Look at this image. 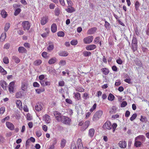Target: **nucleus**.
Wrapping results in <instances>:
<instances>
[{"label": "nucleus", "mask_w": 149, "mask_h": 149, "mask_svg": "<svg viewBox=\"0 0 149 149\" xmlns=\"http://www.w3.org/2000/svg\"><path fill=\"white\" fill-rule=\"evenodd\" d=\"M73 95H74L73 97L77 101L81 99V94L79 93L78 92H74L73 93Z\"/></svg>", "instance_id": "ddd939ff"}, {"label": "nucleus", "mask_w": 149, "mask_h": 149, "mask_svg": "<svg viewBox=\"0 0 149 149\" xmlns=\"http://www.w3.org/2000/svg\"><path fill=\"white\" fill-rule=\"evenodd\" d=\"M14 82H11L8 86L9 91L10 92H13L14 89Z\"/></svg>", "instance_id": "5701e85b"}, {"label": "nucleus", "mask_w": 149, "mask_h": 149, "mask_svg": "<svg viewBox=\"0 0 149 149\" xmlns=\"http://www.w3.org/2000/svg\"><path fill=\"white\" fill-rule=\"evenodd\" d=\"M90 122L89 120L86 121L84 123V125L83 127H84V129L85 130L89 126L90 124Z\"/></svg>", "instance_id": "37998d69"}, {"label": "nucleus", "mask_w": 149, "mask_h": 149, "mask_svg": "<svg viewBox=\"0 0 149 149\" xmlns=\"http://www.w3.org/2000/svg\"><path fill=\"white\" fill-rule=\"evenodd\" d=\"M83 97L84 99L86 100L89 97L88 94L87 93H84Z\"/></svg>", "instance_id": "3c124183"}, {"label": "nucleus", "mask_w": 149, "mask_h": 149, "mask_svg": "<svg viewBox=\"0 0 149 149\" xmlns=\"http://www.w3.org/2000/svg\"><path fill=\"white\" fill-rule=\"evenodd\" d=\"M54 115L56 120L58 121H59L61 120V118L63 116L60 113L57 111H54Z\"/></svg>", "instance_id": "6e6552de"}, {"label": "nucleus", "mask_w": 149, "mask_h": 149, "mask_svg": "<svg viewBox=\"0 0 149 149\" xmlns=\"http://www.w3.org/2000/svg\"><path fill=\"white\" fill-rule=\"evenodd\" d=\"M49 8L51 9H53L55 8V5L52 3H50L49 6Z\"/></svg>", "instance_id": "e2e57ef3"}, {"label": "nucleus", "mask_w": 149, "mask_h": 149, "mask_svg": "<svg viewBox=\"0 0 149 149\" xmlns=\"http://www.w3.org/2000/svg\"><path fill=\"white\" fill-rule=\"evenodd\" d=\"M5 139L0 134V144L3 143L4 142Z\"/></svg>", "instance_id": "6e6d98bb"}, {"label": "nucleus", "mask_w": 149, "mask_h": 149, "mask_svg": "<svg viewBox=\"0 0 149 149\" xmlns=\"http://www.w3.org/2000/svg\"><path fill=\"white\" fill-rule=\"evenodd\" d=\"M43 120L47 123H49L51 122L50 117L49 115L46 114L43 117Z\"/></svg>", "instance_id": "2eb2a0df"}, {"label": "nucleus", "mask_w": 149, "mask_h": 149, "mask_svg": "<svg viewBox=\"0 0 149 149\" xmlns=\"http://www.w3.org/2000/svg\"><path fill=\"white\" fill-rule=\"evenodd\" d=\"M1 14L3 18H5L6 17L7 14L5 10L3 9L1 11Z\"/></svg>", "instance_id": "7c9ffc66"}, {"label": "nucleus", "mask_w": 149, "mask_h": 149, "mask_svg": "<svg viewBox=\"0 0 149 149\" xmlns=\"http://www.w3.org/2000/svg\"><path fill=\"white\" fill-rule=\"evenodd\" d=\"M66 142V140L64 139L61 140V148H63L65 147Z\"/></svg>", "instance_id": "473e14b6"}, {"label": "nucleus", "mask_w": 149, "mask_h": 149, "mask_svg": "<svg viewBox=\"0 0 149 149\" xmlns=\"http://www.w3.org/2000/svg\"><path fill=\"white\" fill-rule=\"evenodd\" d=\"M0 85L3 89L6 88L7 85L6 82L4 80H1L0 81Z\"/></svg>", "instance_id": "cd10ccee"}, {"label": "nucleus", "mask_w": 149, "mask_h": 149, "mask_svg": "<svg viewBox=\"0 0 149 149\" xmlns=\"http://www.w3.org/2000/svg\"><path fill=\"white\" fill-rule=\"evenodd\" d=\"M49 19L48 17L47 16H45L41 18L40 20V24L43 25L46 24L49 21Z\"/></svg>", "instance_id": "423d86ee"}, {"label": "nucleus", "mask_w": 149, "mask_h": 149, "mask_svg": "<svg viewBox=\"0 0 149 149\" xmlns=\"http://www.w3.org/2000/svg\"><path fill=\"white\" fill-rule=\"evenodd\" d=\"M103 114L102 110L97 111L94 114L93 118V120L94 121H96L101 117Z\"/></svg>", "instance_id": "f03ea898"}, {"label": "nucleus", "mask_w": 149, "mask_h": 149, "mask_svg": "<svg viewBox=\"0 0 149 149\" xmlns=\"http://www.w3.org/2000/svg\"><path fill=\"white\" fill-rule=\"evenodd\" d=\"M97 106V104L96 103H95L93 107L91 108V109L90 110V112H92L94 110H95L96 107Z\"/></svg>", "instance_id": "49530a36"}, {"label": "nucleus", "mask_w": 149, "mask_h": 149, "mask_svg": "<svg viewBox=\"0 0 149 149\" xmlns=\"http://www.w3.org/2000/svg\"><path fill=\"white\" fill-rule=\"evenodd\" d=\"M58 55L61 56H66L68 55V52L65 51H61L58 53Z\"/></svg>", "instance_id": "412c9836"}, {"label": "nucleus", "mask_w": 149, "mask_h": 149, "mask_svg": "<svg viewBox=\"0 0 149 149\" xmlns=\"http://www.w3.org/2000/svg\"><path fill=\"white\" fill-rule=\"evenodd\" d=\"M146 33L147 35H149V23H148L147 26Z\"/></svg>", "instance_id": "774afa93"}, {"label": "nucleus", "mask_w": 149, "mask_h": 149, "mask_svg": "<svg viewBox=\"0 0 149 149\" xmlns=\"http://www.w3.org/2000/svg\"><path fill=\"white\" fill-rule=\"evenodd\" d=\"M66 64V61L65 60L62 59L61 60L59 63V65L62 66L65 65Z\"/></svg>", "instance_id": "5fc2aeb1"}, {"label": "nucleus", "mask_w": 149, "mask_h": 149, "mask_svg": "<svg viewBox=\"0 0 149 149\" xmlns=\"http://www.w3.org/2000/svg\"><path fill=\"white\" fill-rule=\"evenodd\" d=\"M77 144L78 147V149H84L81 140V139L78 138L77 139Z\"/></svg>", "instance_id": "9d476101"}, {"label": "nucleus", "mask_w": 149, "mask_h": 149, "mask_svg": "<svg viewBox=\"0 0 149 149\" xmlns=\"http://www.w3.org/2000/svg\"><path fill=\"white\" fill-rule=\"evenodd\" d=\"M47 54H48V53L47 52H43L42 53V55L43 57L46 58L47 57Z\"/></svg>", "instance_id": "69168bd1"}, {"label": "nucleus", "mask_w": 149, "mask_h": 149, "mask_svg": "<svg viewBox=\"0 0 149 149\" xmlns=\"http://www.w3.org/2000/svg\"><path fill=\"white\" fill-rule=\"evenodd\" d=\"M136 65L139 66L141 67L142 66V65L141 62L139 60L137 61L136 62Z\"/></svg>", "instance_id": "bf43d9fd"}, {"label": "nucleus", "mask_w": 149, "mask_h": 149, "mask_svg": "<svg viewBox=\"0 0 149 149\" xmlns=\"http://www.w3.org/2000/svg\"><path fill=\"white\" fill-rule=\"evenodd\" d=\"M16 104L17 107L19 109L22 108V103L20 100H18L16 101Z\"/></svg>", "instance_id": "c85d7f7f"}, {"label": "nucleus", "mask_w": 149, "mask_h": 149, "mask_svg": "<svg viewBox=\"0 0 149 149\" xmlns=\"http://www.w3.org/2000/svg\"><path fill=\"white\" fill-rule=\"evenodd\" d=\"M49 45L47 47V51L49 52H50L53 50L54 48V45L52 43L49 42Z\"/></svg>", "instance_id": "aec40b11"}, {"label": "nucleus", "mask_w": 149, "mask_h": 149, "mask_svg": "<svg viewBox=\"0 0 149 149\" xmlns=\"http://www.w3.org/2000/svg\"><path fill=\"white\" fill-rule=\"evenodd\" d=\"M12 59L17 63H19L20 62V59L16 56H13Z\"/></svg>", "instance_id": "79ce46f5"}, {"label": "nucleus", "mask_w": 149, "mask_h": 149, "mask_svg": "<svg viewBox=\"0 0 149 149\" xmlns=\"http://www.w3.org/2000/svg\"><path fill=\"white\" fill-rule=\"evenodd\" d=\"M28 83L26 81H24L22 83L21 89L22 90L25 91L27 89Z\"/></svg>", "instance_id": "1a4fd4ad"}, {"label": "nucleus", "mask_w": 149, "mask_h": 149, "mask_svg": "<svg viewBox=\"0 0 149 149\" xmlns=\"http://www.w3.org/2000/svg\"><path fill=\"white\" fill-rule=\"evenodd\" d=\"M96 46L95 45H87L86 47V49L88 51L92 50L95 49Z\"/></svg>", "instance_id": "9b49d317"}, {"label": "nucleus", "mask_w": 149, "mask_h": 149, "mask_svg": "<svg viewBox=\"0 0 149 149\" xmlns=\"http://www.w3.org/2000/svg\"><path fill=\"white\" fill-rule=\"evenodd\" d=\"M119 146L121 148H125L126 146V142L125 141H120L119 143Z\"/></svg>", "instance_id": "4be33fe9"}, {"label": "nucleus", "mask_w": 149, "mask_h": 149, "mask_svg": "<svg viewBox=\"0 0 149 149\" xmlns=\"http://www.w3.org/2000/svg\"><path fill=\"white\" fill-rule=\"evenodd\" d=\"M60 13V10L58 8H56L55 10V14L56 16H58Z\"/></svg>", "instance_id": "680f3d73"}, {"label": "nucleus", "mask_w": 149, "mask_h": 149, "mask_svg": "<svg viewBox=\"0 0 149 149\" xmlns=\"http://www.w3.org/2000/svg\"><path fill=\"white\" fill-rule=\"evenodd\" d=\"M21 11V9L19 8H18L16 9L15 10L14 13V15L15 16H17L18 15Z\"/></svg>", "instance_id": "c03bdc74"}, {"label": "nucleus", "mask_w": 149, "mask_h": 149, "mask_svg": "<svg viewBox=\"0 0 149 149\" xmlns=\"http://www.w3.org/2000/svg\"><path fill=\"white\" fill-rule=\"evenodd\" d=\"M83 54L85 57L89 56L91 55V53L89 51H85L83 52Z\"/></svg>", "instance_id": "2f4dec72"}, {"label": "nucleus", "mask_w": 149, "mask_h": 149, "mask_svg": "<svg viewBox=\"0 0 149 149\" xmlns=\"http://www.w3.org/2000/svg\"><path fill=\"white\" fill-rule=\"evenodd\" d=\"M137 115L136 113H134L132 115V116L130 118V120L131 121H132L134 120L136 117H137Z\"/></svg>", "instance_id": "09e8293b"}, {"label": "nucleus", "mask_w": 149, "mask_h": 149, "mask_svg": "<svg viewBox=\"0 0 149 149\" xmlns=\"http://www.w3.org/2000/svg\"><path fill=\"white\" fill-rule=\"evenodd\" d=\"M146 140V138L143 135H140L135 138L134 146L136 148L141 147L142 143H144Z\"/></svg>", "instance_id": "f257e3e1"}, {"label": "nucleus", "mask_w": 149, "mask_h": 149, "mask_svg": "<svg viewBox=\"0 0 149 149\" xmlns=\"http://www.w3.org/2000/svg\"><path fill=\"white\" fill-rule=\"evenodd\" d=\"M75 90L79 92H83L84 91V89L83 88L80 87H77Z\"/></svg>", "instance_id": "ea45409f"}, {"label": "nucleus", "mask_w": 149, "mask_h": 149, "mask_svg": "<svg viewBox=\"0 0 149 149\" xmlns=\"http://www.w3.org/2000/svg\"><path fill=\"white\" fill-rule=\"evenodd\" d=\"M132 44H137V40L136 38L134 37H133Z\"/></svg>", "instance_id": "13d9d810"}, {"label": "nucleus", "mask_w": 149, "mask_h": 149, "mask_svg": "<svg viewBox=\"0 0 149 149\" xmlns=\"http://www.w3.org/2000/svg\"><path fill=\"white\" fill-rule=\"evenodd\" d=\"M127 105V103L126 101H123L121 104L120 107H126Z\"/></svg>", "instance_id": "4d7b16f0"}, {"label": "nucleus", "mask_w": 149, "mask_h": 149, "mask_svg": "<svg viewBox=\"0 0 149 149\" xmlns=\"http://www.w3.org/2000/svg\"><path fill=\"white\" fill-rule=\"evenodd\" d=\"M35 90L37 93L39 94L42 92H44L45 91V89L43 88L41 89H36Z\"/></svg>", "instance_id": "a18cd8bd"}, {"label": "nucleus", "mask_w": 149, "mask_h": 149, "mask_svg": "<svg viewBox=\"0 0 149 149\" xmlns=\"http://www.w3.org/2000/svg\"><path fill=\"white\" fill-rule=\"evenodd\" d=\"M103 128L104 129L111 130L112 128V124L109 121H107L103 125Z\"/></svg>", "instance_id": "0eeeda50"}, {"label": "nucleus", "mask_w": 149, "mask_h": 149, "mask_svg": "<svg viewBox=\"0 0 149 149\" xmlns=\"http://www.w3.org/2000/svg\"><path fill=\"white\" fill-rule=\"evenodd\" d=\"M117 126V124L116 123H113L112 125V128H113V132H114L115 130V129Z\"/></svg>", "instance_id": "338daca9"}, {"label": "nucleus", "mask_w": 149, "mask_h": 149, "mask_svg": "<svg viewBox=\"0 0 149 149\" xmlns=\"http://www.w3.org/2000/svg\"><path fill=\"white\" fill-rule=\"evenodd\" d=\"M137 44H132V49L134 52L137 49Z\"/></svg>", "instance_id": "4c0bfd02"}, {"label": "nucleus", "mask_w": 149, "mask_h": 149, "mask_svg": "<svg viewBox=\"0 0 149 149\" xmlns=\"http://www.w3.org/2000/svg\"><path fill=\"white\" fill-rule=\"evenodd\" d=\"M22 95V94L21 92H19L17 93L16 94L15 96L17 98H19L21 97Z\"/></svg>", "instance_id": "052dcab7"}, {"label": "nucleus", "mask_w": 149, "mask_h": 149, "mask_svg": "<svg viewBox=\"0 0 149 149\" xmlns=\"http://www.w3.org/2000/svg\"><path fill=\"white\" fill-rule=\"evenodd\" d=\"M35 109L37 111H40L42 109V104L41 103H38L35 106Z\"/></svg>", "instance_id": "4468645a"}, {"label": "nucleus", "mask_w": 149, "mask_h": 149, "mask_svg": "<svg viewBox=\"0 0 149 149\" xmlns=\"http://www.w3.org/2000/svg\"><path fill=\"white\" fill-rule=\"evenodd\" d=\"M51 29L53 33L56 32L57 29V27L56 24L53 23L52 24L51 26Z\"/></svg>", "instance_id": "b1692460"}, {"label": "nucleus", "mask_w": 149, "mask_h": 149, "mask_svg": "<svg viewBox=\"0 0 149 149\" xmlns=\"http://www.w3.org/2000/svg\"><path fill=\"white\" fill-rule=\"evenodd\" d=\"M100 38L99 37H97L95 38L94 40V42L95 43H97L100 41Z\"/></svg>", "instance_id": "0e129e2a"}, {"label": "nucleus", "mask_w": 149, "mask_h": 149, "mask_svg": "<svg viewBox=\"0 0 149 149\" xmlns=\"http://www.w3.org/2000/svg\"><path fill=\"white\" fill-rule=\"evenodd\" d=\"M6 125L7 127L11 130H13L14 129V125L11 122H7L6 123Z\"/></svg>", "instance_id": "f8f14e48"}, {"label": "nucleus", "mask_w": 149, "mask_h": 149, "mask_svg": "<svg viewBox=\"0 0 149 149\" xmlns=\"http://www.w3.org/2000/svg\"><path fill=\"white\" fill-rule=\"evenodd\" d=\"M101 70L103 72V73L105 75L108 74L109 72V69L107 68H102L101 69Z\"/></svg>", "instance_id": "c756f323"}, {"label": "nucleus", "mask_w": 149, "mask_h": 149, "mask_svg": "<svg viewBox=\"0 0 149 149\" xmlns=\"http://www.w3.org/2000/svg\"><path fill=\"white\" fill-rule=\"evenodd\" d=\"M3 62L6 64H7L9 63V60L7 57H5L3 58Z\"/></svg>", "instance_id": "603ef678"}, {"label": "nucleus", "mask_w": 149, "mask_h": 149, "mask_svg": "<svg viewBox=\"0 0 149 149\" xmlns=\"http://www.w3.org/2000/svg\"><path fill=\"white\" fill-rule=\"evenodd\" d=\"M0 72L3 75H5L7 73L6 71L1 66H0Z\"/></svg>", "instance_id": "e433bc0d"}, {"label": "nucleus", "mask_w": 149, "mask_h": 149, "mask_svg": "<svg viewBox=\"0 0 149 149\" xmlns=\"http://www.w3.org/2000/svg\"><path fill=\"white\" fill-rule=\"evenodd\" d=\"M10 26V24L9 23H7L6 24L5 27V31H7L9 28Z\"/></svg>", "instance_id": "de8ad7c7"}, {"label": "nucleus", "mask_w": 149, "mask_h": 149, "mask_svg": "<svg viewBox=\"0 0 149 149\" xmlns=\"http://www.w3.org/2000/svg\"><path fill=\"white\" fill-rule=\"evenodd\" d=\"M97 28L93 27L89 29L87 31V33L88 35H91L93 34L96 31Z\"/></svg>", "instance_id": "6ab92c4d"}, {"label": "nucleus", "mask_w": 149, "mask_h": 149, "mask_svg": "<svg viewBox=\"0 0 149 149\" xmlns=\"http://www.w3.org/2000/svg\"><path fill=\"white\" fill-rule=\"evenodd\" d=\"M140 3L137 1L135 3L134 5L135 8V9L136 10H138L139 9V8L140 6Z\"/></svg>", "instance_id": "c9c22d12"}, {"label": "nucleus", "mask_w": 149, "mask_h": 149, "mask_svg": "<svg viewBox=\"0 0 149 149\" xmlns=\"http://www.w3.org/2000/svg\"><path fill=\"white\" fill-rule=\"evenodd\" d=\"M140 120L143 123H146L147 122V120L146 117L142 116H141Z\"/></svg>", "instance_id": "f704fd0d"}, {"label": "nucleus", "mask_w": 149, "mask_h": 149, "mask_svg": "<svg viewBox=\"0 0 149 149\" xmlns=\"http://www.w3.org/2000/svg\"><path fill=\"white\" fill-rule=\"evenodd\" d=\"M61 120L65 124L68 125L70 124L71 119L67 116H63Z\"/></svg>", "instance_id": "39448f33"}, {"label": "nucleus", "mask_w": 149, "mask_h": 149, "mask_svg": "<svg viewBox=\"0 0 149 149\" xmlns=\"http://www.w3.org/2000/svg\"><path fill=\"white\" fill-rule=\"evenodd\" d=\"M64 35V33L62 31H59L57 33V35L58 36L63 37Z\"/></svg>", "instance_id": "8fccbe9b"}, {"label": "nucleus", "mask_w": 149, "mask_h": 149, "mask_svg": "<svg viewBox=\"0 0 149 149\" xmlns=\"http://www.w3.org/2000/svg\"><path fill=\"white\" fill-rule=\"evenodd\" d=\"M65 10L68 13H72L75 11V9L71 5L68 6V8L65 9Z\"/></svg>", "instance_id": "dca6fc26"}, {"label": "nucleus", "mask_w": 149, "mask_h": 149, "mask_svg": "<svg viewBox=\"0 0 149 149\" xmlns=\"http://www.w3.org/2000/svg\"><path fill=\"white\" fill-rule=\"evenodd\" d=\"M95 133V130L93 128L90 129L88 131V135L91 138H92L94 136Z\"/></svg>", "instance_id": "a211bd4d"}, {"label": "nucleus", "mask_w": 149, "mask_h": 149, "mask_svg": "<svg viewBox=\"0 0 149 149\" xmlns=\"http://www.w3.org/2000/svg\"><path fill=\"white\" fill-rule=\"evenodd\" d=\"M77 40H72L70 42L71 44L73 45H77Z\"/></svg>", "instance_id": "864d4df0"}, {"label": "nucleus", "mask_w": 149, "mask_h": 149, "mask_svg": "<svg viewBox=\"0 0 149 149\" xmlns=\"http://www.w3.org/2000/svg\"><path fill=\"white\" fill-rule=\"evenodd\" d=\"M18 51L20 53H26L27 50L26 49L23 47H19L18 48Z\"/></svg>", "instance_id": "393cba45"}, {"label": "nucleus", "mask_w": 149, "mask_h": 149, "mask_svg": "<svg viewBox=\"0 0 149 149\" xmlns=\"http://www.w3.org/2000/svg\"><path fill=\"white\" fill-rule=\"evenodd\" d=\"M40 82L41 85L43 86L47 85H49L50 84V82L47 81V79H45L44 80H41Z\"/></svg>", "instance_id": "f3484780"}, {"label": "nucleus", "mask_w": 149, "mask_h": 149, "mask_svg": "<svg viewBox=\"0 0 149 149\" xmlns=\"http://www.w3.org/2000/svg\"><path fill=\"white\" fill-rule=\"evenodd\" d=\"M57 61V59L55 57H53L49 60L48 61V63L49 64H52L55 63Z\"/></svg>", "instance_id": "bb28decb"}, {"label": "nucleus", "mask_w": 149, "mask_h": 149, "mask_svg": "<svg viewBox=\"0 0 149 149\" xmlns=\"http://www.w3.org/2000/svg\"><path fill=\"white\" fill-rule=\"evenodd\" d=\"M42 63V61L40 59L36 60L34 63V64L35 65L38 66L40 65Z\"/></svg>", "instance_id": "72a5a7b5"}, {"label": "nucleus", "mask_w": 149, "mask_h": 149, "mask_svg": "<svg viewBox=\"0 0 149 149\" xmlns=\"http://www.w3.org/2000/svg\"><path fill=\"white\" fill-rule=\"evenodd\" d=\"M104 21H105L104 26L107 29H109L110 28V24L107 21H106L105 19H104Z\"/></svg>", "instance_id": "a19ab883"}, {"label": "nucleus", "mask_w": 149, "mask_h": 149, "mask_svg": "<svg viewBox=\"0 0 149 149\" xmlns=\"http://www.w3.org/2000/svg\"><path fill=\"white\" fill-rule=\"evenodd\" d=\"M6 33L5 32L2 33L1 36L0 41L2 42L4 41L6 39Z\"/></svg>", "instance_id": "a878e982"}, {"label": "nucleus", "mask_w": 149, "mask_h": 149, "mask_svg": "<svg viewBox=\"0 0 149 149\" xmlns=\"http://www.w3.org/2000/svg\"><path fill=\"white\" fill-rule=\"evenodd\" d=\"M93 39V36H88L84 38L83 42L85 44H89L92 42Z\"/></svg>", "instance_id": "7ed1b4c3"}, {"label": "nucleus", "mask_w": 149, "mask_h": 149, "mask_svg": "<svg viewBox=\"0 0 149 149\" xmlns=\"http://www.w3.org/2000/svg\"><path fill=\"white\" fill-rule=\"evenodd\" d=\"M22 25L24 30L26 31H28L30 29V25L28 21H25L22 23Z\"/></svg>", "instance_id": "20e7f679"}, {"label": "nucleus", "mask_w": 149, "mask_h": 149, "mask_svg": "<svg viewBox=\"0 0 149 149\" xmlns=\"http://www.w3.org/2000/svg\"><path fill=\"white\" fill-rule=\"evenodd\" d=\"M115 98L114 96L111 93H110L108 97V99L110 101H113Z\"/></svg>", "instance_id": "58836bf2"}]
</instances>
